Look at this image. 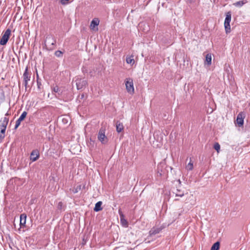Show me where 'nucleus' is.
I'll return each mask as SVG.
<instances>
[{
  "mask_svg": "<svg viewBox=\"0 0 250 250\" xmlns=\"http://www.w3.org/2000/svg\"><path fill=\"white\" fill-rule=\"evenodd\" d=\"M162 228H152L149 231V235L153 236L159 233L161 230Z\"/></svg>",
  "mask_w": 250,
  "mask_h": 250,
  "instance_id": "13",
  "label": "nucleus"
},
{
  "mask_svg": "<svg viewBox=\"0 0 250 250\" xmlns=\"http://www.w3.org/2000/svg\"><path fill=\"white\" fill-rule=\"evenodd\" d=\"M166 167L165 161L160 162L157 166V176H162L165 173V169Z\"/></svg>",
  "mask_w": 250,
  "mask_h": 250,
  "instance_id": "6",
  "label": "nucleus"
},
{
  "mask_svg": "<svg viewBox=\"0 0 250 250\" xmlns=\"http://www.w3.org/2000/svg\"><path fill=\"white\" fill-rule=\"evenodd\" d=\"M141 25H142V23L140 24H139V27H140Z\"/></svg>",
  "mask_w": 250,
  "mask_h": 250,
  "instance_id": "34",
  "label": "nucleus"
},
{
  "mask_svg": "<svg viewBox=\"0 0 250 250\" xmlns=\"http://www.w3.org/2000/svg\"><path fill=\"white\" fill-rule=\"evenodd\" d=\"M27 114V113L26 111H23L22 113V114H21V115L20 116L19 118L17 120V121L16 122V125L15 126V129H16L19 127V126L21 124V122L25 118Z\"/></svg>",
  "mask_w": 250,
  "mask_h": 250,
  "instance_id": "11",
  "label": "nucleus"
},
{
  "mask_svg": "<svg viewBox=\"0 0 250 250\" xmlns=\"http://www.w3.org/2000/svg\"><path fill=\"white\" fill-rule=\"evenodd\" d=\"M53 92L57 93L59 95H60L62 92H60V89L57 85L52 88Z\"/></svg>",
  "mask_w": 250,
  "mask_h": 250,
  "instance_id": "24",
  "label": "nucleus"
},
{
  "mask_svg": "<svg viewBox=\"0 0 250 250\" xmlns=\"http://www.w3.org/2000/svg\"><path fill=\"white\" fill-rule=\"evenodd\" d=\"M5 133H1V132H0V143H1L3 140V139L5 138Z\"/></svg>",
  "mask_w": 250,
  "mask_h": 250,
  "instance_id": "29",
  "label": "nucleus"
},
{
  "mask_svg": "<svg viewBox=\"0 0 250 250\" xmlns=\"http://www.w3.org/2000/svg\"><path fill=\"white\" fill-rule=\"evenodd\" d=\"M31 73L28 71V68L27 66L25 68V70L23 73L22 77L23 80V84L25 87V90H27V88L29 87L28 85V82L30 81L31 79Z\"/></svg>",
  "mask_w": 250,
  "mask_h": 250,
  "instance_id": "3",
  "label": "nucleus"
},
{
  "mask_svg": "<svg viewBox=\"0 0 250 250\" xmlns=\"http://www.w3.org/2000/svg\"><path fill=\"white\" fill-rule=\"evenodd\" d=\"M1 0H0V5H1Z\"/></svg>",
  "mask_w": 250,
  "mask_h": 250,
  "instance_id": "33",
  "label": "nucleus"
},
{
  "mask_svg": "<svg viewBox=\"0 0 250 250\" xmlns=\"http://www.w3.org/2000/svg\"><path fill=\"white\" fill-rule=\"evenodd\" d=\"M126 89L127 91L130 94L134 93V89L132 80L129 79L125 83Z\"/></svg>",
  "mask_w": 250,
  "mask_h": 250,
  "instance_id": "9",
  "label": "nucleus"
},
{
  "mask_svg": "<svg viewBox=\"0 0 250 250\" xmlns=\"http://www.w3.org/2000/svg\"><path fill=\"white\" fill-rule=\"evenodd\" d=\"M75 81L78 89H83L87 84V81L81 78H77Z\"/></svg>",
  "mask_w": 250,
  "mask_h": 250,
  "instance_id": "7",
  "label": "nucleus"
},
{
  "mask_svg": "<svg viewBox=\"0 0 250 250\" xmlns=\"http://www.w3.org/2000/svg\"><path fill=\"white\" fill-rule=\"evenodd\" d=\"M11 31L10 29H7L4 33L0 40V44L2 45H5L9 38L11 34Z\"/></svg>",
  "mask_w": 250,
  "mask_h": 250,
  "instance_id": "4",
  "label": "nucleus"
},
{
  "mask_svg": "<svg viewBox=\"0 0 250 250\" xmlns=\"http://www.w3.org/2000/svg\"><path fill=\"white\" fill-rule=\"evenodd\" d=\"M220 242L219 241H217L212 246L210 250H219L220 248Z\"/></svg>",
  "mask_w": 250,
  "mask_h": 250,
  "instance_id": "21",
  "label": "nucleus"
},
{
  "mask_svg": "<svg viewBox=\"0 0 250 250\" xmlns=\"http://www.w3.org/2000/svg\"><path fill=\"white\" fill-rule=\"evenodd\" d=\"M98 140L103 144L107 142V138L105 135V129L102 127L100 128L98 135Z\"/></svg>",
  "mask_w": 250,
  "mask_h": 250,
  "instance_id": "5",
  "label": "nucleus"
},
{
  "mask_svg": "<svg viewBox=\"0 0 250 250\" xmlns=\"http://www.w3.org/2000/svg\"><path fill=\"white\" fill-rule=\"evenodd\" d=\"M56 40L51 36H48L46 37L44 41V46L48 50H52L55 48Z\"/></svg>",
  "mask_w": 250,
  "mask_h": 250,
  "instance_id": "1",
  "label": "nucleus"
},
{
  "mask_svg": "<svg viewBox=\"0 0 250 250\" xmlns=\"http://www.w3.org/2000/svg\"><path fill=\"white\" fill-rule=\"evenodd\" d=\"M63 204L62 202H60L58 203L57 205V208L58 209H62V208Z\"/></svg>",
  "mask_w": 250,
  "mask_h": 250,
  "instance_id": "30",
  "label": "nucleus"
},
{
  "mask_svg": "<svg viewBox=\"0 0 250 250\" xmlns=\"http://www.w3.org/2000/svg\"><path fill=\"white\" fill-rule=\"evenodd\" d=\"M205 63L208 65H210L211 63V55L210 54H207L206 56Z\"/></svg>",
  "mask_w": 250,
  "mask_h": 250,
  "instance_id": "20",
  "label": "nucleus"
},
{
  "mask_svg": "<svg viewBox=\"0 0 250 250\" xmlns=\"http://www.w3.org/2000/svg\"><path fill=\"white\" fill-rule=\"evenodd\" d=\"M193 163L191 162V158H190V161L186 166V168L188 170H191L193 169Z\"/></svg>",
  "mask_w": 250,
  "mask_h": 250,
  "instance_id": "23",
  "label": "nucleus"
},
{
  "mask_svg": "<svg viewBox=\"0 0 250 250\" xmlns=\"http://www.w3.org/2000/svg\"><path fill=\"white\" fill-rule=\"evenodd\" d=\"M178 182H179V184H181V182L180 180H178Z\"/></svg>",
  "mask_w": 250,
  "mask_h": 250,
  "instance_id": "32",
  "label": "nucleus"
},
{
  "mask_svg": "<svg viewBox=\"0 0 250 250\" xmlns=\"http://www.w3.org/2000/svg\"><path fill=\"white\" fill-rule=\"evenodd\" d=\"M244 118L245 114L243 112H241L238 114L236 121V124L238 125V126L241 127L243 125Z\"/></svg>",
  "mask_w": 250,
  "mask_h": 250,
  "instance_id": "10",
  "label": "nucleus"
},
{
  "mask_svg": "<svg viewBox=\"0 0 250 250\" xmlns=\"http://www.w3.org/2000/svg\"><path fill=\"white\" fill-rule=\"evenodd\" d=\"M126 62L128 64H133L135 62L134 60L131 57H128L126 59Z\"/></svg>",
  "mask_w": 250,
  "mask_h": 250,
  "instance_id": "26",
  "label": "nucleus"
},
{
  "mask_svg": "<svg viewBox=\"0 0 250 250\" xmlns=\"http://www.w3.org/2000/svg\"><path fill=\"white\" fill-rule=\"evenodd\" d=\"M174 193L175 194L176 196H179L181 197H183L185 194L184 191L181 188H180V187L177 188L176 191Z\"/></svg>",
  "mask_w": 250,
  "mask_h": 250,
  "instance_id": "15",
  "label": "nucleus"
},
{
  "mask_svg": "<svg viewBox=\"0 0 250 250\" xmlns=\"http://www.w3.org/2000/svg\"><path fill=\"white\" fill-rule=\"evenodd\" d=\"M39 157V152L38 150H33L30 154V160L32 162L36 161Z\"/></svg>",
  "mask_w": 250,
  "mask_h": 250,
  "instance_id": "12",
  "label": "nucleus"
},
{
  "mask_svg": "<svg viewBox=\"0 0 250 250\" xmlns=\"http://www.w3.org/2000/svg\"><path fill=\"white\" fill-rule=\"evenodd\" d=\"M120 215V219H121V222L123 226L125 227H126L127 226L128 223L127 221L124 218V216L123 214L122 213L121 211L119 210V211Z\"/></svg>",
  "mask_w": 250,
  "mask_h": 250,
  "instance_id": "16",
  "label": "nucleus"
},
{
  "mask_svg": "<svg viewBox=\"0 0 250 250\" xmlns=\"http://www.w3.org/2000/svg\"><path fill=\"white\" fill-rule=\"evenodd\" d=\"M102 205V202L101 201H99L95 204V206L94 208V210L96 212L99 211L102 209V208L101 206Z\"/></svg>",
  "mask_w": 250,
  "mask_h": 250,
  "instance_id": "19",
  "label": "nucleus"
},
{
  "mask_svg": "<svg viewBox=\"0 0 250 250\" xmlns=\"http://www.w3.org/2000/svg\"><path fill=\"white\" fill-rule=\"evenodd\" d=\"M116 131L119 133L124 129V125L122 123L119 121H117L116 124Z\"/></svg>",
  "mask_w": 250,
  "mask_h": 250,
  "instance_id": "17",
  "label": "nucleus"
},
{
  "mask_svg": "<svg viewBox=\"0 0 250 250\" xmlns=\"http://www.w3.org/2000/svg\"><path fill=\"white\" fill-rule=\"evenodd\" d=\"M8 121V118H7L6 117H4L1 120H0V132H1V133L5 132L6 126L7 125Z\"/></svg>",
  "mask_w": 250,
  "mask_h": 250,
  "instance_id": "8",
  "label": "nucleus"
},
{
  "mask_svg": "<svg viewBox=\"0 0 250 250\" xmlns=\"http://www.w3.org/2000/svg\"><path fill=\"white\" fill-rule=\"evenodd\" d=\"M247 2V0H242L239 1H237L234 3V5L236 6H242L244 4L246 3Z\"/></svg>",
  "mask_w": 250,
  "mask_h": 250,
  "instance_id": "22",
  "label": "nucleus"
},
{
  "mask_svg": "<svg viewBox=\"0 0 250 250\" xmlns=\"http://www.w3.org/2000/svg\"><path fill=\"white\" fill-rule=\"evenodd\" d=\"M231 19V13L229 11L226 13V17L224 22V26L227 34L230 32V22Z\"/></svg>",
  "mask_w": 250,
  "mask_h": 250,
  "instance_id": "2",
  "label": "nucleus"
},
{
  "mask_svg": "<svg viewBox=\"0 0 250 250\" xmlns=\"http://www.w3.org/2000/svg\"><path fill=\"white\" fill-rule=\"evenodd\" d=\"M214 148L218 152L220 148V146L218 143H216L214 145Z\"/></svg>",
  "mask_w": 250,
  "mask_h": 250,
  "instance_id": "28",
  "label": "nucleus"
},
{
  "mask_svg": "<svg viewBox=\"0 0 250 250\" xmlns=\"http://www.w3.org/2000/svg\"><path fill=\"white\" fill-rule=\"evenodd\" d=\"M99 24V20L98 19H93L90 24V28L92 29H94L95 26H97Z\"/></svg>",
  "mask_w": 250,
  "mask_h": 250,
  "instance_id": "18",
  "label": "nucleus"
},
{
  "mask_svg": "<svg viewBox=\"0 0 250 250\" xmlns=\"http://www.w3.org/2000/svg\"><path fill=\"white\" fill-rule=\"evenodd\" d=\"M63 52L60 50H57L55 52V55L57 57H62V56Z\"/></svg>",
  "mask_w": 250,
  "mask_h": 250,
  "instance_id": "27",
  "label": "nucleus"
},
{
  "mask_svg": "<svg viewBox=\"0 0 250 250\" xmlns=\"http://www.w3.org/2000/svg\"><path fill=\"white\" fill-rule=\"evenodd\" d=\"M37 83L38 88L39 90H41L42 88V83L41 82V80H40L39 79V76H38V74H37Z\"/></svg>",
  "mask_w": 250,
  "mask_h": 250,
  "instance_id": "25",
  "label": "nucleus"
},
{
  "mask_svg": "<svg viewBox=\"0 0 250 250\" xmlns=\"http://www.w3.org/2000/svg\"><path fill=\"white\" fill-rule=\"evenodd\" d=\"M80 96V99H83L84 98V94L83 93Z\"/></svg>",
  "mask_w": 250,
  "mask_h": 250,
  "instance_id": "31",
  "label": "nucleus"
},
{
  "mask_svg": "<svg viewBox=\"0 0 250 250\" xmlns=\"http://www.w3.org/2000/svg\"><path fill=\"white\" fill-rule=\"evenodd\" d=\"M26 215L24 213L21 214L20 216V226H25L26 224Z\"/></svg>",
  "mask_w": 250,
  "mask_h": 250,
  "instance_id": "14",
  "label": "nucleus"
}]
</instances>
